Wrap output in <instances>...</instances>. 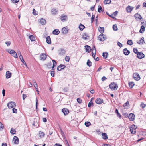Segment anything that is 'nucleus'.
<instances>
[{"label":"nucleus","mask_w":146,"mask_h":146,"mask_svg":"<svg viewBox=\"0 0 146 146\" xmlns=\"http://www.w3.org/2000/svg\"><path fill=\"white\" fill-rule=\"evenodd\" d=\"M65 60L67 62H69L70 60V57L69 56H66L65 58Z\"/></svg>","instance_id":"obj_46"},{"label":"nucleus","mask_w":146,"mask_h":146,"mask_svg":"<svg viewBox=\"0 0 146 146\" xmlns=\"http://www.w3.org/2000/svg\"><path fill=\"white\" fill-rule=\"evenodd\" d=\"M86 48V51L88 52H90L91 50V47L88 45H86L85 46Z\"/></svg>","instance_id":"obj_17"},{"label":"nucleus","mask_w":146,"mask_h":146,"mask_svg":"<svg viewBox=\"0 0 146 146\" xmlns=\"http://www.w3.org/2000/svg\"><path fill=\"white\" fill-rule=\"evenodd\" d=\"M102 11V9L100 5H98V12L100 13Z\"/></svg>","instance_id":"obj_44"},{"label":"nucleus","mask_w":146,"mask_h":146,"mask_svg":"<svg viewBox=\"0 0 146 146\" xmlns=\"http://www.w3.org/2000/svg\"><path fill=\"white\" fill-rule=\"evenodd\" d=\"M92 56L93 57V58L95 59V55L96 54V50H94V49H93L92 51Z\"/></svg>","instance_id":"obj_38"},{"label":"nucleus","mask_w":146,"mask_h":146,"mask_svg":"<svg viewBox=\"0 0 146 146\" xmlns=\"http://www.w3.org/2000/svg\"><path fill=\"white\" fill-rule=\"evenodd\" d=\"M13 141L14 142V143L15 144H17L19 143V139L17 137L14 136L13 139Z\"/></svg>","instance_id":"obj_5"},{"label":"nucleus","mask_w":146,"mask_h":146,"mask_svg":"<svg viewBox=\"0 0 146 146\" xmlns=\"http://www.w3.org/2000/svg\"><path fill=\"white\" fill-rule=\"evenodd\" d=\"M87 64L90 67L92 66V62L89 60H88Z\"/></svg>","instance_id":"obj_40"},{"label":"nucleus","mask_w":146,"mask_h":146,"mask_svg":"<svg viewBox=\"0 0 146 146\" xmlns=\"http://www.w3.org/2000/svg\"><path fill=\"white\" fill-rule=\"evenodd\" d=\"M12 2L14 3H16L18 2L19 0H11Z\"/></svg>","instance_id":"obj_61"},{"label":"nucleus","mask_w":146,"mask_h":146,"mask_svg":"<svg viewBox=\"0 0 146 146\" xmlns=\"http://www.w3.org/2000/svg\"><path fill=\"white\" fill-rule=\"evenodd\" d=\"M79 28L81 31H82L85 28V26L83 25L80 24L79 26Z\"/></svg>","instance_id":"obj_31"},{"label":"nucleus","mask_w":146,"mask_h":146,"mask_svg":"<svg viewBox=\"0 0 146 146\" xmlns=\"http://www.w3.org/2000/svg\"><path fill=\"white\" fill-rule=\"evenodd\" d=\"M95 17V15H92L91 17V23H92L94 20V18Z\"/></svg>","instance_id":"obj_58"},{"label":"nucleus","mask_w":146,"mask_h":146,"mask_svg":"<svg viewBox=\"0 0 146 146\" xmlns=\"http://www.w3.org/2000/svg\"><path fill=\"white\" fill-rule=\"evenodd\" d=\"M16 131L14 129L12 128L10 131V133L12 134H14L16 133Z\"/></svg>","instance_id":"obj_33"},{"label":"nucleus","mask_w":146,"mask_h":146,"mask_svg":"<svg viewBox=\"0 0 146 146\" xmlns=\"http://www.w3.org/2000/svg\"><path fill=\"white\" fill-rule=\"evenodd\" d=\"M102 137L103 139L106 140L108 139V137L107 134L106 133H103L102 135Z\"/></svg>","instance_id":"obj_22"},{"label":"nucleus","mask_w":146,"mask_h":146,"mask_svg":"<svg viewBox=\"0 0 146 146\" xmlns=\"http://www.w3.org/2000/svg\"><path fill=\"white\" fill-rule=\"evenodd\" d=\"M52 61L53 62V67L52 68V70H54V67L55 66V65H54V62L55 63L56 65L57 63V62L54 60H52Z\"/></svg>","instance_id":"obj_42"},{"label":"nucleus","mask_w":146,"mask_h":146,"mask_svg":"<svg viewBox=\"0 0 146 146\" xmlns=\"http://www.w3.org/2000/svg\"><path fill=\"white\" fill-rule=\"evenodd\" d=\"M137 43L140 44H142L143 43H144L145 42L144 40V38L142 37Z\"/></svg>","instance_id":"obj_25"},{"label":"nucleus","mask_w":146,"mask_h":146,"mask_svg":"<svg viewBox=\"0 0 146 146\" xmlns=\"http://www.w3.org/2000/svg\"><path fill=\"white\" fill-rule=\"evenodd\" d=\"M60 31L59 30L57 29H56L54 30L53 31V34L55 35H58L60 33Z\"/></svg>","instance_id":"obj_20"},{"label":"nucleus","mask_w":146,"mask_h":146,"mask_svg":"<svg viewBox=\"0 0 146 146\" xmlns=\"http://www.w3.org/2000/svg\"><path fill=\"white\" fill-rule=\"evenodd\" d=\"M59 54L60 55H64L66 53L65 50L63 49H60L58 50Z\"/></svg>","instance_id":"obj_8"},{"label":"nucleus","mask_w":146,"mask_h":146,"mask_svg":"<svg viewBox=\"0 0 146 146\" xmlns=\"http://www.w3.org/2000/svg\"><path fill=\"white\" fill-rule=\"evenodd\" d=\"M15 51L13 50H9L8 51V52L9 53L11 54H13L15 52Z\"/></svg>","instance_id":"obj_47"},{"label":"nucleus","mask_w":146,"mask_h":146,"mask_svg":"<svg viewBox=\"0 0 146 146\" xmlns=\"http://www.w3.org/2000/svg\"><path fill=\"white\" fill-rule=\"evenodd\" d=\"M4 126L1 122H0V130H2Z\"/></svg>","instance_id":"obj_51"},{"label":"nucleus","mask_w":146,"mask_h":146,"mask_svg":"<svg viewBox=\"0 0 146 146\" xmlns=\"http://www.w3.org/2000/svg\"><path fill=\"white\" fill-rule=\"evenodd\" d=\"M77 102L79 103H81L82 102V100L80 98H78L77 99Z\"/></svg>","instance_id":"obj_59"},{"label":"nucleus","mask_w":146,"mask_h":146,"mask_svg":"<svg viewBox=\"0 0 146 146\" xmlns=\"http://www.w3.org/2000/svg\"><path fill=\"white\" fill-rule=\"evenodd\" d=\"M98 39L100 41H104L105 40V37L103 34H100L98 37Z\"/></svg>","instance_id":"obj_9"},{"label":"nucleus","mask_w":146,"mask_h":146,"mask_svg":"<svg viewBox=\"0 0 146 146\" xmlns=\"http://www.w3.org/2000/svg\"><path fill=\"white\" fill-rule=\"evenodd\" d=\"M83 38L85 40H88L89 38V36L88 34L86 33H84L82 36Z\"/></svg>","instance_id":"obj_11"},{"label":"nucleus","mask_w":146,"mask_h":146,"mask_svg":"<svg viewBox=\"0 0 146 146\" xmlns=\"http://www.w3.org/2000/svg\"><path fill=\"white\" fill-rule=\"evenodd\" d=\"M40 22L42 25H44L46 23L45 20L43 18H42L40 19Z\"/></svg>","instance_id":"obj_24"},{"label":"nucleus","mask_w":146,"mask_h":146,"mask_svg":"<svg viewBox=\"0 0 146 146\" xmlns=\"http://www.w3.org/2000/svg\"><path fill=\"white\" fill-rule=\"evenodd\" d=\"M133 7L130 6H128L126 8V10L127 12L130 13L133 10Z\"/></svg>","instance_id":"obj_10"},{"label":"nucleus","mask_w":146,"mask_h":146,"mask_svg":"<svg viewBox=\"0 0 146 146\" xmlns=\"http://www.w3.org/2000/svg\"><path fill=\"white\" fill-rule=\"evenodd\" d=\"M66 67V66L64 65L61 64L58 66L57 67V70L59 71H61L62 69H64Z\"/></svg>","instance_id":"obj_13"},{"label":"nucleus","mask_w":146,"mask_h":146,"mask_svg":"<svg viewBox=\"0 0 146 146\" xmlns=\"http://www.w3.org/2000/svg\"><path fill=\"white\" fill-rule=\"evenodd\" d=\"M141 23L143 24L145 27H146V21H144L143 22H142Z\"/></svg>","instance_id":"obj_64"},{"label":"nucleus","mask_w":146,"mask_h":146,"mask_svg":"<svg viewBox=\"0 0 146 146\" xmlns=\"http://www.w3.org/2000/svg\"><path fill=\"white\" fill-rule=\"evenodd\" d=\"M135 116L134 114L131 113L128 116V118L131 121H133L135 119Z\"/></svg>","instance_id":"obj_6"},{"label":"nucleus","mask_w":146,"mask_h":146,"mask_svg":"<svg viewBox=\"0 0 146 146\" xmlns=\"http://www.w3.org/2000/svg\"><path fill=\"white\" fill-rule=\"evenodd\" d=\"M108 54L107 52H103L102 54V56L105 59L107 58Z\"/></svg>","instance_id":"obj_30"},{"label":"nucleus","mask_w":146,"mask_h":146,"mask_svg":"<svg viewBox=\"0 0 146 146\" xmlns=\"http://www.w3.org/2000/svg\"><path fill=\"white\" fill-rule=\"evenodd\" d=\"M36 11L35 9H33V13L35 15H37V14L36 13Z\"/></svg>","instance_id":"obj_57"},{"label":"nucleus","mask_w":146,"mask_h":146,"mask_svg":"<svg viewBox=\"0 0 146 146\" xmlns=\"http://www.w3.org/2000/svg\"><path fill=\"white\" fill-rule=\"evenodd\" d=\"M93 104V103L92 102H89L88 105V106L89 107H90L91 106H92Z\"/></svg>","instance_id":"obj_60"},{"label":"nucleus","mask_w":146,"mask_h":146,"mask_svg":"<svg viewBox=\"0 0 146 146\" xmlns=\"http://www.w3.org/2000/svg\"><path fill=\"white\" fill-rule=\"evenodd\" d=\"M57 11L54 9H53L51 10V13L53 14H56Z\"/></svg>","instance_id":"obj_37"},{"label":"nucleus","mask_w":146,"mask_h":146,"mask_svg":"<svg viewBox=\"0 0 146 146\" xmlns=\"http://www.w3.org/2000/svg\"><path fill=\"white\" fill-rule=\"evenodd\" d=\"M67 17L66 15H62L61 16V19L62 21H64L67 19Z\"/></svg>","instance_id":"obj_15"},{"label":"nucleus","mask_w":146,"mask_h":146,"mask_svg":"<svg viewBox=\"0 0 146 146\" xmlns=\"http://www.w3.org/2000/svg\"><path fill=\"white\" fill-rule=\"evenodd\" d=\"M16 106V104L14 102H10L7 104V106L9 109L13 108L14 106Z\"/></svg>","instance_id":"obj_2"},{"label":"nucleus","mask_w":146,"mask_h":146,"mask_svg":"<svg viewBox=\"0 0 146 146\" xmlns=\"http://www.w3.org/2000/svg\"><path fill=\"white\" fill-rule=\"evenodd\" d=\"M98 30L100 33H102L104 32V28L99 27L98 28Z\"/></svg>","instance_id":"obj_28"},{"label":"nucleus","mask_w":146,"mask_h":146,"mask_svg":"<svg viewBox=\"0 0 146 146\" xmlns=\"http://www.w3.org/2000/svg\"><path fill=\"white\" fill-rule=\"evenodd\" d=\"M124 54L126 55H128L130 53V51L127 48H125L123 50Z\"/></svg>","instance_id":"obj_18"},{"label":"nucleus","mask_w":146,"mask_h":146,"mask_svg":"<svg viewBox=\"0 0 146 146\" xmlns=\"http://www.w3.org/2000/svg\"><path fill=\"white\" fill-rule=\"evenodd\" d=\"M62 31L63 33H67L68 31L67 30V29L65 28H63L62 29Z\"/></svg>","instance_id":"obj_50"},{"label":"nucleus","mask_w":146,"mask_h":146,"mask_svg":"<svg viewBox=\"0 0 146 146\" xmlns=\"http://www.w3.org/2000/svg\"><path fill=\"white\" fill-rule=\"evenodd\" d=\"M39 135L40 137H43L44 136L45 134L44 133L41 131H40L39 132Z\"/></svg>","instance_id":"obj_29"},{"label":"nucleus","mask_w":146,"mask_h":146,"mask_svg":"<svg viewBox=\"0 0 146 146\" xmlns=\"http://www.w3.org/2000/svg\"><path fill=\"white\" fill-rule=\"evenodd\" d=\"M103 102V100L100 98H97L95 100L96 103L99 104H101Z\"/></svg>","instance_id":"obj_14"},{"label":"nucleus","mask_w":146,"mask_h":146,"mask_svg":"<svg viewBox=\"0 0 146 146\" xmlns=\"http://www.w3.org/2000/svg\"><path fill=\"white\" fill-rule=\"evenodd\" d=\"M29 38L31 40V41H35V38L33 35H31L29 37Z\"/></svg>","instance_id":"obj_27"},{"label":"nucleus","mask_w":146,"mask_h":146,"mask_svg":"<svg viewBox=\"0 0 146 146\" xmlns=\"http://www.w3.org/2000/svg\"><path fill=\"white\" fill-rule=\"evenodd\" d=\"M113 30L114 31H117L118 29L117 25L116 24L113 25Z\"/></svg>","instance_id":"obj_45"},{"label":"nucleus","mask_w":146,"mask_h":146,"mask_svg":"<svg viewBox=\"0 0 146 146\" xmlns=\"http://www.w3.org/2000/svg\"><path fill=\"white\" fill-rule=\"evenodd\" d=\"M111 0H105L104 3L105 4H109L111 3Z\"/></svg>","instance_id":"obj_32"},{"label":"nucleus","mask_w":146,"mask_h":146,"mask_svg":"<svg viewBox=\"0 0 146 146\" xmlns=\"http://www.w3.org/2000/svg\"><path fill=\"white\" fill-rule=\"evenodd\" d=\"M38 104V100L37 99V98H36V109L37 108V106Z\"/></svg>","instance_id":"obj_52"},{"label":"nucleus","mask_w":146,"mask_h":146,"mask_svg":"<svg viewBox=\"0 0 146 146\" xmlns=\"http://www.w3.org/2000/svg\"><path fill=\"white\" fill-rule=\"evenodd\" d=\"M133 77L134 79L136 80H138L140 79V77L138 74L137 73H135L133 74Z\"/></svg>","instance_id":"obj_4"},{"label":"nucleus","mask_w":146,"mask_h":146,"mask_svg":"<svg viewBox=\"0 0 146 146\" xmlns=\"http://www.w3.org/2000/svg\"><path fill=\"white\" fill-rule=\"evenodd\" d=\"M47 56L46 54L44 53H42L41 54L40 57V59L42 61H44L46 59Z\"/></svg>","instance_id":"obj_3"},{"label":"nucleus","mask_w":146,"mask_h":146,"mask_svg":"<svg viewBox=\"0 0 146 146\" xmlns=\"http://www.w3.org/2000/svg\"><path fill=\"white\" fill-rule=\"evenodd\" d=\"M46 42L47 43L49 44H51V38L50 36H48L46 38Z\"/></svg>","instance_id":"obj_19"},{"label":"nucleus","mask_w":146,"mask_h":146,"mask_svg":"<svg viewBox=\"0 0 146 146\" xmlns=\"http://www.w3.org/2000/svg\"><path fill=\"white\" fill-rule=\"evenodd\" d=\"M131 132L132 134H135L136 132L135 128L131 127L130 129Z\"/></svg>","instance_id":"obj_26"},{"label":"nucleus","mask_w":146,"mask_h":146,"mask_svg":"<svg viewBox=\"0 0 146 146\" xmlns=\"http://www.w3.org/2000/svg\"><path fill=\"white\" fill-rule=\"evenodd\" d=\"M137 57L140 59H141L144 57V54L141 52H138L137 54Z\"/></svg>","instance_id":"obj_7"},{"label":"nucleus","mask_w":146,"mask_h":146,"mask_svg":"<svg viewBox=\"0 0 146 146\" xmlns=\"http://www.w3.org/2000/svg\"><path fill=\"white\" fill-rule=\"evenodd\" d=\"M115 113L117 114V115L118 116V117L120 118H121V116L120 113H119L117 109H116L115 111Z\"/></svg>","instance_id":"obj_36"},{"label":"nucleus","mask_w":146,"mask_h":146,"mask_svg":"<svg viewBox=\"0 0 146 146\" xmlns=\"http://www.w3.org/2000/svg\"><path fill=\"white\" fill-rule=\"evenodd\" d=\"M18 54H20L19 55V57L20 59V60H21V61L22 60H23V57L22 55L21 54V52L19 51L18 52Z\"/></svg>","instance_id":"obj_39"},{"label":"nucleus","mask_w":146,"mask_h":146,"mask_svg":"<svg viewBox=\"0 0 146 146\" xmlns=\"http://www.w3.org/2000/svg\"><path fill=\"white\" fill-rule=\"evenodd\" d=\"M141 106L143 108H145L146 106V105L144 104L143 103H141Z\"/></svg>","instance_id":"obj_54"},{"label":"nucleus","mask_w":146,"mask_h":146,"mask_svg":"<svg viewBox=\"0 0 146 146\" xmlns=\"http://www.w3.org/2000/svg\"><path fill=\"white\" fill-rule=\"evenodd\" d=\"M54 71H51V74L52 76L54 77Z\"/></svg>","instance_id":"obj_63"},{"label":"nucleus","mask_w":146,"mask_h":146,"mask_svg":"<svg viewBox=\"0 0 146 146\" xmlns=\"http://www.w3.org/2000/svg\"><path fill=\"white\" fill-rule=\"evenodd\" d=\"M117 45L119 46L120 48L122 47L123 45L122 44L120 43L119 42H117Z\"/></svg>","instance_id":"obj_56"},{"label":"nucleus","mask_w":146,"mask_h":146,"mask_svg":"<svg viewBox=\"0 0 146 146\" xmlns=\"http://www.w3.org/2000/svg\"><path fill=\"white\" fill-rule=\"evenodd\" d=\"M145 26L143 25H142L141 27V29L139 31V32L140 33H143L145 30Z\"/></svg>","instance_id":"obj_21"},{"label":"nucleus","mask_w":146,"mask_h":146,"mask_svg":"<svg viewBox=\"0 0 146 146\" xmlns=\"http://www.w3.org/2000/svg\"><path fill=\"white\" fill-rule=\"evenodd\" d=\"M127 43L128 45H129L131 46L133 44L132 40H128L127 41Z\"/></svg>","instance_id":"obj_41"},{"label":"nucleus","mask_w":146,"mask_h":146,"mask_svg":"<svg viewBox=\"0 0 146 146\" xmlns=\"http://www.w3.org/2000/svg\"><path fill=\"white\" fill-rule=\"evenodd\" d=\"M62 111L64 113L65 115H66L69 113L68 110L66 108H64L62 110Z\"/></svg>","instance_id":"obj_16"},{"label":"nucleus","mask_w":146,"mask_h":146,"mask_svg":"<svg viewBox=\"0 0 146 146\" xmlns=\"http://www.w3.org/2000/svg\"><path fill=\"white\" fill-rule=\"evenodd\" d=\"M13 56L15 58H17V55L16 52H14V53L13 54Z\"/></svg>","instance_id":"obj_55"},{"label":"nucleus","mask_w":146,"mask_h":146,"mask_svg":"<svg viewBox=\"0 0 146 146\" xmlns=\"http://www.w3.org/2000/svg\"><path fill=\"white\" fill-rule=\"evenodd\" d=\"M33 85L36 89H37L38 88V86L37 85V83L35 80H33Z\"/></svg>","instance_id":"obj_34"},{"label":"nucleus","mask_w":146,"mask_h":146,"mask_svg":"<svg viewBox=\"0 0 146 146\" xmlns=\"http://www.w3.org/2000/svg\"><path fill=\"white\" fill-rule=\"evenodd\" d=\"M133 51L134 53L136 54H137L138 53V52H138V51L137 49L136 48H134L133 50Z\"/></svg>","instance_id":"obj_48"},{"label":"nucleus","mask_w":146,"mask_h":146,"mask_svg":"<svg viewBox=\"0 0 146 146\" xmlns=\"http://www.w3.org/2000/svg\"><path fill=\"white\" fill-rule=\"evenodd\" d=\"M13 113H16L17 112V110L14 108H13L12 109Z\"/></svg>","instance_id":"obj_53"},{"label":"nucleus","mask_w":146,"mask_h":146,"mask_svg":"<svg viewBox=\"0 0 146 146\" xmlns=\"http://www.w3.org/2000/svg\"><path fill=\"white\" fill-rule=\"evenodd\" d=\"M135 17L136 18H138L139 19H141L142 18V17L141 15L138 13H136L134 15Z\"/></svg>","instance_id":"obj_23"},{"label":"nucleus","mask_w":146,"mask_h":146,"mask_svg":"<svg viewBox=\"0 0 146 146\" xmlns=\"http://www.w3.org/2000/svg\"><path fill=\"white\" fill-rule=\"evenodd\" d=\"M5 44L7 45V46H9L11 44V42L10 41L6 42Z\"/></svg>","instance_id":"obj_62"},{"label":"nucleus","mask_w":146,"mask_h":146,"mask_svg":"<svg viewBox=\"0 0 146 146\" xmlns=\"http://www.w3.org/2000/svg\"><path fill=\"white\" fill-rule=\"evenodd\" d=\"M85 126L86 127H89L91 125V123L90 122H86L85 123Z\"/></svg>","instance_id":"obj_43"},{"label":"nucleus","mask_w":146,"mask_h":146,"mask_svg":"<svg viewBox=\"0 0 146 146\" xmlns=\"http://www.w3.org/2000/svg\"><path fill=\"white\" fill-rule=\"evenodd\" d=\"M129 102L128 101H127L126 103L124 104L123 106L124 107H125L126 106H129Z\"/></svg>","instance_id":"obj_49"},{"label":"nucleus","mask_w":146,"mask_h":146,"mask_svg":"<svg viewBox=\"0 0 146 146\" xmlns=\"http://www.w3.org/2000/svg\"><path fill=\"white\" fill-rule=\"evenodd\" d=\"M110 88L112 90H116L118 88V86L115 83H112L110 85Z\"/></svg>","instance_id":"obj_1"},{"label":"nucleus","mask_w":146,"mask_h":146,"mask_svg":"<svg viewBox=\"0 0 146 146\" xmlns=\"http://www.w3.org/2000/svg\"><path fill=\"white\" fill-rule=\"evenodd\" d=\"M129 85L130 88H132L134 85V84L133 82H130L129 83Z\"/></svg>","instance_id":"obj_35"},{"label":"nucleus","mask_w":146,"mask_h":146,"mask_svg":"<svg viewBox=\"0 0 146 146\" xmlns=\"http://www.w3.org/2000/svg\"><path fill=\"white\" fill-rule=\"evenodd\" d=\"M11 76V73L9 71H8L6 72V77L7 79L10 78Z\"/></svg>","instance_id":"obj_12"}]
</instances>
